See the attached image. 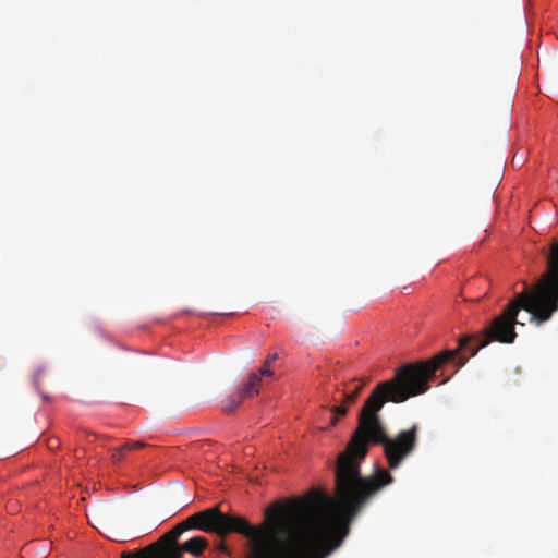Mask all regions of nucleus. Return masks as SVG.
<instances>
[{"instance_id":"f257e3e1","label":"nucleus","mask_w":558,"mask_h":558,"mask_svg":"<svg viewBox=\"0 0 558 558\" xmlns=\"http://www.w3.org/2000/svg\"><path fill=\"white\" fill-rule=\"evenodd\" d=\"M453 355L452 351H442L427 361L405 364L396 371L391 379L378 383L366 399L359 415L357 427L337 460V499L316 488L306 494L316 492L326 499L324 515L330 525L326 547L332 546V550L339 547L348 534L349 523L373 496L393 481L385 469H377L367 477L361 475L360 463L368 453V445L383 446L388 466L392 470L399 468L416 447L418 426L414 424L395 437H389L379 417L380 410L387 402L401 403L425 393L429 389V380L441 369V364Z\"/></svg>"},{"instance_id":"f03ea898","label":"nucleus","mask_w":558,"mask_h":558,"mask_svg":"<svg viewBox=\"0 0 558 558\" xmlns=\"http://www.w3.org/2000/svg\"><path fill=\"white\" fill-rule=\"evenodd\" d=\"M325 497L316 492L295 499L271 522L257 526L234 514L208 508L183 521L186 530L197 529L225 536L238 533L248 539L246 558H325L332 551L326 547L328 525L324 515Z\"/></svg>"},{"instance_id":"7ed1b4c3","label":"nucleus","mask_w":558,"mask_h":558,"mask_svg":"<svg viewBox=\"0 0 558 558\" xmlns=\"http://www.w3.org/2000/svg\"><path fill=\"white\" fill-rule=\"evenodd\" d=\"M542 255L546 260L545 271L539 277L534 288L525 286L524 291L517 294L496 316L488 327L476 336H463L459 339L457 349L451 350L454 355L452 359L444 362L454 364V372L460 369L468 361V357L458 354L465 349L471 341L476 345L471 349L470 356H475L477 352L493 341L500 343H513L517 338L515 325L518 314L521 310L531 314V320L541 326L549 320L554 313L558 311V246H547L542 250Z\"/></svg>"},{"instance_id":"20e7f679","label":"nucleus","mask_w":558,"mask_h":558,"mask_svg":"<svg viewBox=\"0 0 558 558\" xmlns=\"http://www.w3.org/2000/svg\"><path fill=\"white\" fill-rule=\"evenodd\" d=\"M260 383L262 379L258 375L254 373L250 374L247 383L238 392L230 395L222 401V410L225 412H232L243 400L257 395Z\"/></svg>"},{"instance_id":"39448f33","label":"nucleus","mask_w":558,"mask_h":558,"mask_svg":"<svg viewBox=\"0 0 558 558\" xmlns=\"http://www.w3.org/2000/svg\"><path fill=\"white\" fill-rule=\"evenodd\" d=\"M208 542L203 536H195L190 538L183 544V549L193 556H201L203 550L207 547Z\"/></svg>"},{"instance_id":"423d86ee","label":"nucleus","mask_w":558,"mask_h":558,"mask_svg":"<svg viewBox=\"0 0 558 558\" xmlns=\"http://www.w3.org/2000/svg\"><path fill=\"white\" fill-rule=\"evenodd\" d=\"M185 550L183 549V545L179 544H166L163 550H162V557L161 558H182L183 553ZM121 558H144V557H135L131 553H123Z\"/></svg>"},{"instance_id":"0eeeda50","label":"nucleus","mask_w":558,"mask_h":558,"mask_svg":"<svg viewBox=\"0 0 558 558\" xmlns=\"http://www.w3.org/2000/svg\"><path fill=\"white\" fill-rule=\"evenodd\" d=\"M184 531H186V527L183 524V522H181L178 525H175L171 531L166 533L161 537L160 542L166 544H178L177 539Z\"/></svg>"},{"instance_id":"6e6552de","label":"nucleus","mask_w":558,"mask_h":558,"mask_svg":"<svg viewBox=\"0 0 558 558\" xmlns=\"http://www.w3.org/2000/svg\"><path fill=\"white\" fill-rule=\"evenodd\" d=\"M364 387V383H356L354 384V387L352 390H349L344 393L343 396V401L345 404H352L355 402L357 396L360 395V392L362 391Z\"/></svg>"},{"instance_id":"1a4fd4ad","label":"nucleus","mask_w":558,"mask_h":558,"mask_svg":"<svg viewBox=\"0 0 558 558\" xmlns=\"http://www.w3.org/2000/svg\"><path fill=\"white\" fill-rule=\"evenodd\" d=\"M277 360H278L277 353L269 354L266 357L262 367L259 368V375L260 376H271L274 373H272V371H270L269 366H271V363L276 362Z\"/></svg>"},{"instance_id":"9d476101","label":"nucleus","mask_w":558,"mask_h":558,"mask_svg":"<svg viewBox=\"0 0 558 558\" xmlns=\"http://www.w3.org/2000/svg\"><path fill=\"white\" fill-rule=\"evenodd\" d=\"M330 411L332 413L330 425L335 426L338 423L339 418H341L342 416H344L347 414L348 408H347V404L333 405L330 409Z\"/></svg>"},{"instance_id":"9b49d317","label":"nucleus","mask_w":558,"mask_h":558,"mask_svg":"<svg viewBox=\"0 0 558 558\" xmlns=\"http://www.w3.org/2000/svg\"><path fill=\"white\" fill-rule=\"evenodd\" d=\"M145 446H146V444L143 441H129V442H125V445H124L126 450L141 449V448H144Z\"/></svg>"},{"instance_id":"f8f14e48","label":"nucleus","mask_w":558,"mask_h":558,"mask_svg":"<svg viewBox=\"0 0 558 558\" xmlns=\"http://www.w3.org/2000/svg\"><path fill=\"white\" fill-rule=\"evenodd\" d=\"M126 450L124 446L121 448H117L114 452L112 453V460L113 462H120L122 460V451Z\"/></svg>"},{"instance_id":"ddd939ff","label":"nucleus","mask_w":558,"mask_h":558,"mask_svg":"<svg viewBox=\"0 0 558 558\" xmlns=\"http://www.w3.org/2000/svg\"><path fill=\"white\" fill-rule=\"evenodd\" d=\"M522 160H523V156H521L520 158H517V157L514 156V158L512 159V165H515V163H517V165H520V163L522 162Z\"/></svg>"},{"instance_id":"4468645a","label":"nucleus","mask_w":558,"mask_h":558,"mask_svg":"<svg viewBox=\"0 0 558 558\" xmlns=\"http://www.w3.org/2000/svg\"><path fill=\"white\" fill-rule=\"evenodd\" d=\"M522 160H523V156H521L520 158H517V157L514 156V158L512 159V165H515V163H517V165H520V163L522 162Z\"/></svg>"},{"instance_id":"2eb2a0df","label":"nucleus","mask_w":558,"mask_h":558,"mask_svg":"<svg viewBox=\"0 0 558 558\" xmlns=\"http://www.w3.org/2000/svg\"><path fill=\"white\" fill-rule=\"evenodd\" d=\"M159 544L158 543H155V544H151L150 546L146 547L145 550L148 551V550H155L156 548H158Z\"/></svg>"},{"instance_id":"dca6fc26","label":"nucleus","mask_w":558,"mask_h":558,"mask_svg":"<svg viewBox=\"0 0 558 558\" xmlns=\"http://www.w3.org/2000/svg\"><path fill=\"white\" fill-rule=\"evenodd\" d=\"M39 375H40V372H38V373L35 375L34 381H35V384H36V385H37V383H38V377H39Z\"/></svg>"},{"instance_id":"f3484780","label":"nucleus","mask_w":558,"mask_h":558,"mask_svg":"<svg viewBox=\"0 0 558 558\" xmlns=\"http://www.w3.org/2000/svg\"><path fill=\"white\" fill-rule=\"evenodd\" d=\"M219 549H220V550H222V551H226V550H227V548H226V546H225L223 544H221V545L219 546Z\"/></svg>"},{"instance_id":"a211bd4d","label":"nucleus","mask_w":558,"mask_h":558,"mask_svg":"<svg viewBox=\"0 0 558 558\" xmlns=\"http://www.w3.org/2000/svg\"><path fill=\"white\" fill-rule=\"evenodd\" d=\"M549 244H558V242L556 240H551Z\"/></svg>"},{"instance_id":"6ab92c4d","label":"nucleus","mask_w":558,"mask_h":558,"mask_svg":"<svg viewBox=\"0 0 558 558\" xmlns=\"http://www.w3.org/2000/svg\"><path fill=\"white\" fill-rule=\"evenodd\" d=\"M43 399L48 400V396L44 393Z\"/></svg>"}]
</instances>
